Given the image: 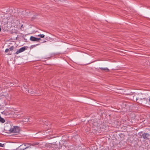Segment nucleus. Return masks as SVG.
<instances>
[{
  "label": "nucleus",
  "instance_id": "nucleus-10",
  "mask_svg": "<svg viewBox=\"0 0 150 150\" xmlns=\"http://www.w3.org/2000/svg\"><path fill=\"white\" fill-rule=\"evenodd\" d=\"M38 36L40 38H44L45 35L43 34H40L38 35Z\"/></svg>",
  "mask_w": 150,
  "mask_h": 150
},
{
  "label": "nucleus",
  "instance_id": "nucleus-8",
  "mask_svg": "<svg viewBox=\"0 0 150 150\" xmlns=\"http://www.w3.org/2000/svg\"><path fill=\"white\" fill-rule=\"evenodd\" d=\"M23 121L25 122H29L30 121V118L29 117H26V118H24L23 119Z\"/></svg>",
  "mask_w": 150,
  "mask_h": 150
},
{
  "label": "nucleus",
  "instance_id": "nucleus-14",
  "mask_svg": "<svg viewBox=\"0 0 150 150\" xmlns=\"http://www.w3.org/2000/svg\"><path fill=\"white\" fill-rule=\"evenodd\" d=\"M9 51V49H6L5 50V52H8V51Z\"/></svg>",
  "mask_w": 150,
  "mask_h": 150
},
{
  "label": "nucleus",
  "instance_id": "nucleus-2",
  "mask_svg": "<svg viewBox=\"0 0 150 150\" xmlns=\"http://www.w3.org/2000/svg\"><path fill=\"white\" fill-rule=\"evenodd\" d=\"M137 100H138V102L139 103L144 105L147 106L149 104V101L147 99L144 98H137Z\"/></svg>",
  "mask_w": 150,
  "mask_h": 150
},
{
  "label": "nucleus",
  "instance_id": "nucleus-7",
  "mask_svg": "<svg viewBox=\"0 0 150 150\" xmlns=\"http://www.w3.org/2000/svg\"><path fill=\"white\" fill-rule=\"evenodd\" d=\"M100 69L101 71H105L106 72H108L109 71V69L107 68H103L102 67L99 68Z\"/></svg>",
  "mask_w": 150,
  "mask_h": 150
},
{
  "label": "nucleus",
  "instance_id": "nucleus-15",
  "mask_svg": "<svg viewBox=\"0 0 150 150\" xmlns=\"http://www.w3.org/2000/svg\"><path fill=\"white\" fill-rule=\"evenodd\" d=\"M38 44H36V45H33V46H34V47H35L36 45H38Z\"/></svg>",
  "mask_w": 150,
  "mask_h": 150
},
{
  "label": "nucleus",
  "instance_id": "nucleus-16",
  "mask_svg": "<svg viewBox=\"0 0 150 150\" xmlns=\"http://www.w3.org/2000/svg\"><path fill=\"white\" fill-rule=\"evenodd\" d=\"M149 102H150V97H149Z\"/></svg>",
  "mask_w": 150,
  "mask_h": 150
},
{
  "label": "nucleus",
  "instance_id": "nucleus-12",
  "mask_svg": "<svg viewBox=\"0 0 150 150\" xmlns=\"http://www.w3.org/2000/svg\"><path fill=\"white\" fill-rule=\"evenodd\" d=\"M147 65H148L149 67H150V60H148V62H147Z\"/></svg>",
  "mask_w": 150,
  "mask_h": 150
},
{
  "label": "nucleus",
  "instance_id": "nucleus-18",
  "mask_svg": "<svg viewBox=\"0 0 150 150\" xmlns=\"http://www.w3.org/2000/svg\"><path fill=\"white\" fill-rule=\"evenodd\" d=\"M46 42V41H45H45H44L43 42Z\"/></svg>",
  "mask_w": 150,
  "mask_h": 150
},
{
  "label": "nucleus",
  "instance_id": "nucleus-9",
  "mask_svg": "<svg viewBox=\"0 0 150 150\" xmlns=\"http://www.w3.org/2000/svg\"><path fill=\"white\" fill-rule=\"evenodd\" d=\"M5 120L2 118L0 116V122H1L2 123H4L5 122Z\"/></svg>",
  "mask_w": 150,
  "mask_h": 150
},
{
  "label": "nucleus",
  "instance_id": "nucleus-19",
  "mask_svg": "<svg viewBox=\"0 0 150 150\" xmlns=\"http://www.w3.org/2000/svg\"><path fill=\"white\" fill-rule=\"evenodd\" d=\"M28 93H29V90H28Z\"/></svg>",
  "mask_w": 150,
  "mask_h": 150
},
{
  "label": "nucleus",
  "instance_id": "nucleus-20",
  "mask_svg": "<svg viewBox=\"0 0 150 150\" xmlns=\"http://www.w3.org/2000/svg\"><path fill=\"white\" fill-rule=\"evenodd\" d=\"M9 54V55H11V54Z\"/></svg>",
  "mask_w": 150,
  "mask_h": 150
},
{
  "label": "nucleus",
  "instance_id": "nucleus-17",
  "mask_svg": "<svg viewBox=\"0 0 150 150\" xmlns=\"http://www.w3.org/2000/svg\"><path fill=\"white\" fill-rule=\"evenodd\" d=\"M23 25H22L21 26V28L22 27H23Z\"/></svg>",
  "mask_w": 150,
  "mask_h": 150
},
{
  "label": "nucleus",
  "instance_id": "nucleus-11",
  "mask_svg": "<svg viewBox=\"0 0 150 150\" xmlns=\"http://www.w3.org/2000/svg\"><path fill=\"white\" fill-rule=\"evenodd\" d=\"M13 49L14 47L13 46H12L10 47V48L8 49H9V50L12 51L13 50Z\"/></svg>",
  "mask_w": 150,
  "mask_h": 150
},
{
  "label": "nucleus",
  "instance_id": "nucleus-6",
  "mask_svg": "<svg viewBox=\"0 0 150 150\" xmlns=\"http://www.w3.org/2000/svg\"><path fill=\"white\" fill-rule=\"evenodd\" d=\"M30 40L32 41H37L41 40V39L40 38H37L33 36H31L30 37Z\"/></svg>",
  "mask_w": 150,
  "mask_h": 150
},
{
  "label": "nucleus",
  "instance_id": "nucleus-4",
  "mask_svg": "<svg viewBox=\"0 0 150 150\" xmlns=\"http://www.w3.org/2000/svg\"><path fill=\"white\" fill-rule=\"evenodd\" d=\"M142 136L144 139H149L150 138V134L148 133H144L142 134V136H141L140 138H141ZM139 137L140 138V137Z\"/></svg>",
  "mask_w": 150,
  "mask_h": 150
},
{
  "label": "nucleus",
  "instance_id": "nucleus-1",
  "mask_svg": "<svg viewBox=\"0 0 150 150\" xmlns=\"http://www.w3.org/2000/svg\"><path fill=\"white\" fill-rule=\"evenodd\" d=\"M39 144L38 142H34L32 143L23 144L20 146L18 149L20 150H24L28 148H31L30 146H35Z\"/></svg>",
  "mask_w": 150,
  "mask_h": 150
},
{
  "label": "nucleus",
  "instance_id": "nucleus-3",
  "mask_svg": "<svg viewBox=\"0 0 150 150\" xmlns=\"http://www.w3.org/2000/svg\"><path fill=\"white\" fill-rule=\"evenodd\" d=\"M10 131L11 133H18L20 131V129L18 127L16 126L11 128Z\"/></svg>",
  "mask_w": 150,
  "mask_h": 150
},
{
  "label": "nucleus",
  "instance_id": "nucleus-5",
  "mask_svg": "<svg viewBox=\"0 0 150 150\" xmlns=\"http://www.w3.org/2000/svg\"><path fill=\"white\" fill-rule=\"evenodd\" d=\"M26 49L25 47H23L20 49L19 50H18L15 53V54H18L21 52H23Z\"/></svg>",
  "mask_w": 150,
  "mask_h": 150
},
{
  "label": "nucleus",
  "instance_id": "nucleus-13",
  "mask_svg": "<svg viewBox=\"0 0 150 150\" xmlns=\"http://www.w3.org/2000/svg\"><path fill=\"white\" fill-rule=\"evenodd\" d=\"M4 144H2L1 143H0V146L3 147L4 146Z\"/></svg>",
  "mask_w": 150,
  "mask_h": 150
}]
</instances>
